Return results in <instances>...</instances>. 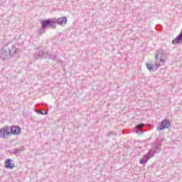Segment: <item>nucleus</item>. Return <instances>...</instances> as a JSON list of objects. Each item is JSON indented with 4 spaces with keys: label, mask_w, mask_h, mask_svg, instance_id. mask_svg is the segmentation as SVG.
I'll list each match as a JSON object with an SVG mask.
<instances>
[{
    "label": "nucleus",
    "mask_w": 182,
    "mask_h": 182,
    "mask_svg": "<svg viewBox=\"0 0 182 182\" xmlns=\"http://www.w3.org/2000/svg\"><path fill=\"white\" fill-rule=\"evenodd\" d=\"M16 53H18L16 46L12 43H7L0 50V59L1 60H9Z\"/></svg>",
    "instance_id": "1"
},
{
    "label": "nucleus",
    "mask_w": 182,
    "mask_h": 182,
    "mask_svg": "<svg viewBox=\"0 0 182 182\" xmlns=\"http://www.w3.org/2000/svg\"><path fill=\"white\" fill-rule=\"evenodd\" d=\"M163 146V139H159L152 146V149H149L146 154L143 156V158L139 160L140 164H146L147 161L150 160V159L154 157V155L157 154V153H160L161 151V147Z\"/></svg>",
    "instance_id": "2"
},
{
    "label": "nucleus",
    "mask_w": 182,
    "mask_h": 182,
    "mask_svg": "<svg viewBox=\"0 0 182 182\" xmlns=\"http://www.w3.org/2000/svg\"><path fill=\"white\" fill-rule=\"evenodd\" d=\"M163 55H164V51L163 49H159L157 50V53L155 55L156 60H159V56H160V60L159 63H156V68H160V66L164 65L166 63V59L163 58Z\"/></svg>",
    "instance_id": "3"
},
{
    "label": "nucleus",
    "mask_w": 182,
    "mask_h": 182,
    "mask_svg": "<svg viewBox=\"0 0 182 182\" xmlns=\"http://www.w3.org/2000/svg\"><path fill=\"white\" fill-rule=\"evenodd\" d=\"M43 28H52L53 29H56V26L55 23V18H48L44 19L41 21Z\"/></svg>",
    "instance_id": "4"
},
{
    "label": "nucleus",
    "mask_w": 182,
    "mask_h": 182,
    "mask_svg": "<svg viewBox=\"0 0 182 182\" xmlns=\"http://www.w3.org/2000/svg\"><path fill=\"white\" fill-rule=\"evenodd\" d=\"M11 127L10 126H4L1 129H0V134L1 139H6V136H12V132L11 130Z\"/></svg>",
    "instance_id": "5"
},
{
    "label": "nucleus",
    "mask_w": 182,
    "mask_h": 182,
    "mask_svg": "<svg viewBox=\"0 0 182 182\" xmlns=\"http://www.w3.org/2000/svg\"><path fill=\"white\" fill-rule=\"evenodd\" d=\"M48 55L47 52H44L43 50H37L33 58L35 60H38V59H46Z\"/></svg>",
    "instance_id": "6"
},
{
    "label": "nucleus",
    "mask_w": 182,
    "mask_h": 182,
    "mask_svg": "<svg viewBox=\"0 0 182 182\" xmlns=\"http://www.w3.org/2000/svg\"><path fill=\"white\" fill-rule=\"evenodd\" d=\"M160 124L161 125L159 127H157V130L159 131L164 130V129H168L170 126H171L170 120L167 119H164V120H162Z\"/></svg>",
    "instance_id": "7"
},
{
    "label": "nucleus",
    "mask_w": 182,
    "mask_h": 182,
    "mask_svg": "<svg viewBox=\"0 0 182 182\" xmlns=\"http://www.w3.org/2000/svg\"><path fill=\"white\" fill-rule=\"evenodd\" d=\"M54 22L55 23V26L56 25H66V23H68V18L65 16L60 17L58 18H55Z\"/></svg>",
    "instance_id": "8"
},
{
    "label": "nucleus",
    "mask_w": 182,
    "mask_h": 182,
    "mask_svg": "<svg viewBox=\"0 0 182 182\" xmlns=\"http://www.w3.org/2000/svg\"><path fill=\"white\" fill-rule=\"evenodd\" d=\"M11 136H18L21 134V127L19 126H11Z\"/></svg>",
    "instance_id": "9"
},
{
    "label": "nucleus",
    "mask_w": 182,
    "mask_h": 182,
    "mask_svg": "<svg viewBox=\"0 0 182 182\" xmlns=\"http://www.w3.org/2000/svg\"><path fill=\"white\" fill-rule=\"evenodd\" d=\"M13 161H12V159H6L4 162V166L6 167V168H10V169L14 168V167H15V164L13 163Z\"/></svg>",
    "instance_id": "10"
},
{
    "label": "nucleus",
    "mask_w": 182,
    "mask_h": 182,
    "mask_svg": "<svg viewBox=\"0 0 182 182\" xmlns=\"http://www.w3.org/2000/svg\"><path fill=\"white\" fill-rule=\"evenodd\" d=\"M143 126H146V124L144 123H141L136 126V133H144V130L141 129V127H143Z\"/></svg>",
    "instance_id": "11"
},
{
    "label": "nucleus",
    "mask_w": 182,
    "mask_h": 182,
    "mask_svg": "<svg viewBox=\"0 0 182 182\" xmlns=\"http://www.w3.org/2000/svg\"><path fill=\"white\" fill-rule=\"evenodd\" d=\"M48 55H47L48 58H46V59H52V60H56V58H58V55H53L49 52H47Z\"/></svg>",
    "instance_id": "12"
},
{
    "label": "nucleus",
    "mask_w": 182,
    "mask_h": 182,
    "mask_svg": "<svg viewBox=\"0 0 182 182\" xmlns=\"http://www.w3.org/2000/svg\"><path fill=\"white\" fill-rule=\"evenodd\" d=\"M45 32H46V28L43 27V25L41 24V28L38 30V35H43Z\"/></svg>",
    "instance_id": "13"
},
{
    "label": "nucleus",
    "mask_w": 182,
    "mask_h": 182,
    "mask_svg": "<svg viewBox=\"0 0 182 182\" xmlns=\"http://www.w3.org/2000/svg\"><path fill=\"white\" fill-rule=\"evenodd\" d=\"M22 150L21 149H14L11 151V154H19Z\"/></svg>",
    "instance_id": "14"
},
{
    "label": "nucleus",
    "mask_w": 182,
    "mask_h": 182,
    "mask_svg": "<svg viewBox=\"0 0 182 182\" xmlns=\"http://www.w3.org/2000/svg\"><path fill=\"white\" fill-rule=\"evenodd\" d=\"M146 65L148 70H149L150 72H153V70H154V67L151 64L146 63Z\"/></svg>",
    "instance_id": "15"
},
{
    "label": "nucleus",
    "mask_w": 182,
    "mask_h": 182,
    "mask_svg": "<svg viewBox=\"0 0 182 182\" xmlns=\"http://www.w3.org/2000/svg\"><path fill=\"white\" fill-rule=\"evenodd\" d=\"M107 137H113V136H117V132H110L107 133Z\"/></svg>",
    "instance_id": "16"
},
{
    "label": "nucleus",
    "mask_w": 182,
    "mask_h": 182,
    "mask_svg": "<svg viewBox=\"0 0 182 182\" xmlns=\"http://www.w3.org/2000/svg\"><path fill=\"white\" fill-rule=\"evenodd\" d=\"M36 107L38 108V110H42V108L45 109V107H43V104H37Z\"/></svg>",
    "instance_id": "17"
},
{
    "label": "nucleus",
    "mask_w": 182,
    "mask_h": 182,
    "mask_svg": "<svg viewBox=\"0 0 182 182\" xmlns=\"http://www.w3.org/2000/svg\"><path fill=\"white\" fill-rule=\"evenodd\" d=\"M48 111H45L44 112H43V111H41V112H40V114L45 115V114H48Z\"/></svg>",
    "instance_id": "18"
},
{
    "label": "nucleus",
    "mask_w": 182,
    "mask_h": 182,
    "mask_svg": "<svg viewBox=\"0 0 182 182\" xmlns=\"http://www.w3.org/2000/svg\"><path fill=\"white\" fill-rule=\"evenodd\" d=\"M41 110L42 109H39V110L36 109V112L38 113V114H41V112H42Z\"/></svg>",
    "instance_id": "19"
},
{
    "label": "nucleus",
    "mask_w": 182,
    "mask_h": 182,
    "mask_svg": "<svg viewBox=\"0 0 182 182\" xmlns=\"http://www.w3.org/2000/svg\"><path fill=\"white\" fill-rule=\"evenodd\" d=\"M44 105H45L46 107H47V106H48V105H46V104H45Z\"/></svg>",
    "instance_id": "20"
}]
</instances>
